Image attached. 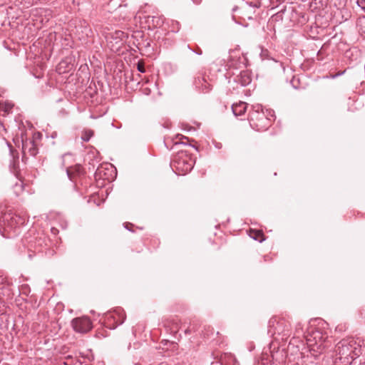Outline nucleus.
<instances>
[{"label": "nucleus", "mask_w": 365, "mask_h": 365, "mask_svg": "<svg viewBox=\"0 0 365 365\" xmlns=\"http://www.w3.org/2000/svg\"><path fill=\"white\" fill-rule=\"evenodd\" d=\"M334 365H351L359 356L361 348L353 339H344L335 346Z\"/></svg>", "instance_id": "nucleus-1"}, {"label": "nucleus", "mask_w": 365, "mask_h": 365, "mask_svg": "<svg viewBox=\"0 0 365 365\" xmlns=\"http://www.w3.org/2000/svg\"><path fill=\"white\" fill-rule=\"evenodd\" d=\"M274 117V111L268 109L264 111L261 104L252 105L249 113L250 124L257 130H267Z\"/></svg>", "instance_id": "nucleus-2"}, {"label": "nucleus", "mask_w": 365, "mask_h": 365, "mask_svg": "<svg viewBox=\"0 0 365 365\" xmlns=\"http://www.w3.org/2000/svg\"><path fill=\"white\" fill-rule=\"evenodd\" d=\"M26 222V218L12 212L11 211L4 213L0 217V224L5 232L13 231L14 235H9L6 237H12L19 233V228Z\"/></svg>", "instance_id": "nucleus-3"}, {"label": "nucleus", "mask_w": 365, "mask_h": 365, "mask_svg": "<svg viewBox=\"0 0 365 365\" xmlns=\"http://www.w3.org/2000/svg\"><path fill=\"white\" fill-rule=\"evenodd\" d=\"M268 334L278 339L281 336L282 341L291 336L290 323L284 319L272 318L269 321Z\"/></svg>", "instance_id": "nucleus-4"}, {"label": "nucleus", "mask_w": 365, "mask_h": 365, "mask_svg": "<svg viewBox=\"0 0 365 365\" xmlns=\"http://www.w3.org/2000/svg\"><path fill=\"white\" fill-rule=\"evenodd\" d=\"M193 165L191 158L185 151L178 152L170 162L172 170L179 175H185L190 172Z\"/></svg>", "instance_id": "nucleus-5"}, {"label": "nucleus", "mask_w": 365, "mask_h": 365, "mask_svg": "<svg viewBox=\"0 0 365 365\" xmlns=\"http://www.w3.org/2000/svg\"><path fill=\"white\" fill-rule=\"evenodd\" d=\"M71 325L75 331L82 334L89 331L92 328V323L86 317L73 319Z\"/></svg>", "instance_id": "nucleus-6"}, {"label": "nucleus", "mask_w": 365, "mask_h": 365, "mask_svg": "<svg viewBox=\"0 0 365 365\" xmlns=\"http://www.w3.org/2000/svg\"><path fill=\"white\" fill-rule=\"evenodd\" d=\"M306 338L307 344L309 347L314 349H321L324 344V338L322 333L319 331H313L312 334L304 336Z\"/></svg>", "instance_id": "nucleus-7"}, {"label": "nucleus", "mask_w": 365, "mask_h": 365, "mask_svg": "<svg viewBox=\"0 0 365 365\" xmlns=\"http://www.w3.org/2000/svg\"><path fill=\"white\" fill-rule=\"evenodd\" d=\"M195 88L201 93H208L212 90V86L209 83L205 76H198L194 81Z\"/></svg>", "instance_id": "nucleus-8"}, {"label": "nucleus", "mask_w": 365, "mask_h": 365, "mask_svg": "<svg viewBox=\"0 0 365 365\" xmlns=\"http://www.w3.org/2000/svg\"><path fill=\"white\" fill-rule=\"evenodd\" d=\"M145 23L149 29L153 30L163 25L164 18L158 15L147 16H145Z\"/></svg>", "instance_id": "nucleus-9"}, {"label": "nucleus", "mask_w": 365, "mask_h": 365, "mask_svg": "<svg viewBox=\"0 0 365 365\" xmlns=\"http://www.w3.org/2000/svg\"><path fill=\"white\" fill-rule=\"evenodd\" d=\"M73 69V59L71 57H67L58 64L56 71L58 73L63 74L69 73Z\"/></svg>", "instance_id": "nucleus-10"}, {"label": "nucleus", "mask_w": 365, "mask_h": 365, "mask_svg": "<svg viewBox=\"0 0 365 365\" xmlns=\"http://www.w3.org/2000/svg\"><path fill=\"white\" fill-rule=\"evenodd\" d=\"M66 174L71 181L75 182L78 177L83 175V169L81 165L76 164L74 166L67 167Z\"/></svg>", "instance_id": "nucleus-11"}, {"label": "nucleus", "mask_w": 365, "mask_h": 365, "mask_svg": "<svg viewBox=\"0 0 365 365\" xmlns=\"http://www.w3.org/2000/svg\"><path fill=\"white\" fill-rule=\"evenodd\" d=\"M126 34L120 30H116L113 32L109 33L106 36L107 41L112 43L113 42L115 44H120L124 39L126 38Z\"/></svg>", "instance_id": "nucleus-12"}, {"label": "nucleus", "mask_w": 365, "mask_h": 365, "mask_svg": "<svg viewBox=\"0 0 365 365\" xmlns=\"http://www.w3.org/2000/svg\"><path fill=\"white\" fill-rule=\"evenodd\" d=\"M234 81L241 86H247L252 81V78L248 71H242L234 78Z\"/></svg>", "instance_id": "nucleus-13"}, {"label": "nucleus", "mask_w": 365, "mask_h": 365, "mask_svg": "<svg viewBox=\"0 0 365 365\" xmlns=\"http://www.w3.org/2000/svg\"><path fill=\"white\" fill-rule=\"evenodd\" d=\"M0 296L11 298L12 297L10 284L6 278L0 274Z\"/></svg>", "instance_id": "nucleus-14"}, {"label": "nucleus", "mask_w": 365, "mask_h": 365, "mask_svg": "<svg viewBox=\"0 0 365 365\" xmlns=\"http://www.w3.org/2000/svg\"><path fill=\"white\" fill-rule=\"evenodd\" d=\"M247 108L245 102L240 101L237 103H234L232 106V110L235 116H240L244 115Z\"/></svg>", "instance_id": "nucleus-15"}, {"label": "nucleus", "mask_w": 365, "mask_h": 365, "mask_svg": "<svg viewBox=\"0 0 365 365\" xmlns=\"http://www.w3.org/2000/svg\"><path fill=\"white\" fill-rule=\"evenodd\" d=\"M40 241H41V238L38 240V242H33L31 240L29 241L28 250H29V257L30 259L32 258L33 255L35 253H38V252H41V248L40 247V246H41V243Z\"/></svg>", "instance_id": "nucleus-16"}, {"label": "nucleus", "mask_w": 365, "mask_h": 365, "mask_svg": "<svg viewBox=\"0 0 365 365\" xmlns=\"http://www.w3.org/2000/svg\"><path fill=\"white\" fill-rule=\"evenodd\" d=\"M109 317L113 319V321L115 322L116 326L122 324L125 319V316L123 313V311L121 309L115 310L113 314H110L108 316V317Z\"/></svg>", "instance_id": "nucleus-17"}, {"label": "nucleus", "mask_w": 365, "mask_h": 365, "mask_svg": "<svg viewBox=\"0 0 365 365\" xmlns=\"http://www.w3.org/2000/svg\"><path fill=\"white\" fill-rule=\"evenodd\" d=\"M111 166L110 165H106V166H103V165H99L96 170L95 171L94 176L96 180L98 179H103V180H108V176L107 175L106 173V170H108V167Z\"/></svg>", "instance_id": "nucleus-18"}, {"label": "nucleus", "mask_w": 365, "mask_h": 365, "mask_svg": "<svg viewBox=\"0 0 365 365\" xmlns=\"http://www.w3.org/2000/svg\"><path fill=\"white\" fill-rule=\"evenodd\" d=\"M221 365H238V362L234 355L231 354H225L221 357Z\"/></svg>", "instance_id": "nucleus-19"}, {"label": "nucleus", "mask_w": 365, "mask_h": 365, "mask_svg": "<svg viewBox=\"0 0 365 365\" xmlns=\"http://www.w3.org/2000/svg\"><path fill=\"white\" fill-rule=\"evenodd\" d=\"M250 236L255 240H258L259 242H262L264 240V238L262 237L263 234L259 230H257V231L250 230Z\"/></svg>", "instance_id": "nucleus-20"}, {"label": "nucleus", "mask_w": 365, "mask_h": 365, "mask_svg": "<svg viewBox=\"0 0 365 365\" xmlns=\"http://www.w3.org/2000/svg\"><path fill=\"white\" fill-rule=\"evenodd\" d=\"M11 155L13 157V162H12V163L10 164L9 166H10L11 170L14 173V175H16V173L17 172V168H18L17 164L19 163V157L17 155L16 158H15L14 154L12 151H11Z\"/></svg>", "instance_id": "nucleus-21"}, {"label": "nucleus", "mask_w": 365, "mask_h": 365, "mask_svg": "<svg viewBox=\"0 0 365 365\" xmlns=\"http://www.w3.org/2000/svg\"><path fill=\"white\" fill-rule=\"evenodd\" d=\"M93 135V131L92 130H86L82 133L81 139L84 142H88L90 140Z\"/></svg>", "instance_id": "nucleus-22"}, {"label": "nucleus", "mask_w": 365, "mask_h": 365, "mask_svg": "<svg viewBox=\"0 0 365 365\" xmlns=\"http://www.w3.org/2000/svg\"><path fill=\"white\" fill-rule=\"evenodd\" d=\"M271 358L267 354H263L261 359L262 365H277L274 362H272Z\"/></svg>", "instance_id": "nucleus-23"}, {"label": "nucleus", "mask_w": 365, "mask_h": 365, "mask_svg": "<svg viewBox=\"0 0 365 365\" xmlns=\"http://www.w3.org/2000/svg\"><path fill=\"white\" fill-rule=\"evenodd\" d=\"M301 334H304L302 325L301 323H297L295 327V331L294 333L293 339L299 338Z\"/></svg>", "instance_id": "nucleus-24"}, {"label": "nucleus", "mask_w": 365, "mask_h": 365, "mask_svg": "<svg viewBox=\"0 0 365 365\" xmlns=\"http://www.w3.org/2000/svg\"><path fill=\"white\" fill-rule=\"evenodd\" d=\"M334 2V6L336 7L338 9H340L345 6L346 0H332Z\"/></svg>", "instance_id": "nucleus-25"}, {"label": "nucleus", "mask_w": 365, "mask_h": 365, "mask_svg": "<svg viewBox=\"0 0 365 365\" xmlns=\"http://www.w3.org/2000/svg\"><path fill=\"white\" fill-rule=\"evenodd\" d=\"M30 147L29 148V150H28V153L32 155V156H35L37 153H38V150H37V148L34 145V143H32L31 142L30 143Z\"/></svg>", "instance_id": "nucleus-26"}, {"label": "nucleus", "mask_w": 365, "mask_h": 365, "mask_svg": "<svg viewBox=\"0 0 365 365\" xmlns=\"http://www.w3.org/2000/svg\"><path fill=\"white\" fill-rule=\"evenodd\" d=\"M303 357H298L297 361H291V360L289 359L288 362L285 365H303Z\"/></svg>", "instance_id": "nucleus-27"}, {"label": "nucleus", "mask_w": 365, "mask_h": 365, "mask_svg": "<svg viewBox=\"0 0 365 365\" xmlns=\"http://www.w3.org/2000/svg\"><path fill=\"white\" fill-rule=\"evenodd\" d=\"M356 4L359 6L363 11L365 13V0H357Z\"/></svg>", "instance_id": "nucleus-28"}, {"label": "nucleus", "mask_w": 365, "mask_h": 365, "mask_svg": "<svg viewBox=\"0 0 365 365\" xmlns=\"http://www.w3.org/2000/svg\"><path fill=\"white\" fill-rule=\"evenodd\" d=\"M180 29V24L178 21H173V28L172 31L174 32H178Z\"/></svg>", "instance_id": "nucleus-29"}, {"label": "nucleus", "mask_w": 365, "mask_h": 365, "mask_svg": "<svg viewBox=\"0 0 365 365\" xmlns=\"http://www.w3.org/2000/svg\"><path fill=\"white\" fill-rule=\"evenodd\" d=\"M137 69L140 73H145V72L144 66H143V64L142 63H140V62L138 63Z\"/></svg>", "instance_id": "nucleus-30"}, {"label": "nucleus", "mask_w": 365, "mask_h": 365, "mask_svg": "<svg viewBox=\"0 0 365 365\" xmlns=\"http://www.w3.org/2000/svg\"><path fill=\"white\" fill-rule=\"evenodd\" d=\"M187 48L190 49L193 53L197 55H201L202 53V50L200 48H197V50H192L189 45H187Z\"/></svg>", "instance_id": "nucleus-31"}, {"label": "nucleus", "mask_w": 365, "mask_h": 365, "mask_svg": "<svg viewBox=\"0 0 365 365\" xmlns=\"http://www.w3.org/2000/svg\"><path fill=\"white\" fill-rule=\"evenodd\" d=\"M142 91H143V93L145 95H147V96L150 95V93H151V90H150V88H147V87H146V88H142Z\"/></svg>", "instance_id": "nucleus-32"}, {"label": "nucleus", "mask_w": 365, "mask_h": 365, "mask_svg": "<svg viewBox=\"0 0 365 365\" xmlns=\"http://www.w3.org/2000/svg\"><path fill=\"white\" fill-rule=\"evenodd\" d=\"M71 155L70 153H66L62 155L63 161L64 162L66 158H71Z\"/></svg>", "instance_id": "nucleus-33"}, {"label": "nucleus", "mask_w": 365, "mask_h": 365, "mask_svg": "<svg viewBox=\"0 0 365 365\" xmlns=\"http://www.w3.org/2000/svg\"><path fill=\"white\" fill-rule=\"evenodd\" d=\"M215 147L217 149H220L222 148V143H217L215 142Z\"/></svg>", "instance_id": "nucleus-34"}, {"label": "nucleus", "mask_w": 365, "mask_h": 365, "mask_svg": "<svg viewBox=\"0 0 365 365\" xmlns=\"http://www.w3.org/2000/svg\"><path fill=\"white\" fill-rule=\"evenodd\" d=\"M57 135H58V134H57V132L54 131V132H53V133H51V137L52 138H56V137H57Z\"/></svg>", "instance_id": "nucleus-35"}, {"label": "nucleus", "mask_w": 365, "mask_h": 365, "mask_svg": "<svg viewBox=\"0 0 365 365\" xmlns=\"http://www.w3.org/2000/svg\"><path fill=\"white\" fill-rule=\"evenodd\" d=\"M71 359V357H70V356H69V357L67 359V361L64 362V364H65V365H71V363L69 362V361H70Z\"/></svg>", "instance_id": "nucleus-36"}, {"label": "nucleus", "mask_w": 365, "mask_h": 365, "mask_svg": "<svg viewBox=\"0 0 365 365\" xmlns=\"http://www.w3.org/2000/svg\"><path fill=\"white\" fill-rule=\"evenodd\" d=\"M178 144L187 145V143H186L185 141L182 140V141H180V142H176V143H175V145H178Z\"/></svg>", "instance_id": "nucleus-37"}, {"label": "nucleus", "mask_w": 365, "mask_h": 365, "mask_svg": "<svg viewBox=\"0 0 365 365\" xmlns=\"http://www.w3.org/2000/svg\"><path fill=\"white\" fill-rule=\"evenodd\" d=\"M180 139L181 140H185L188 141V138L187 137H184L182 135L181 136Z\"/></svg>", "instance_id": "nucleus-38"}, {"label": "nucleus", "mask_w": 365, "mask_h": 365, "mask_svg": "<svg viewBox=\"0 0 365 365\" xmlns=\"http://www.w3.org/2000/svg\"><path fill=\"white\" fill-rule=\"evenodd\" d=\"M27 145H23L24 152H26Z\"/></svg>", "instance_id": "nucleus-39"}, {"label": "nucleus", "mask_w": 365, "mask_h": 365, "mask_svg": "<svg viewBox=\"0 0 365 365\" xmlns=\"http://www.w3.org/2000/svg\"><path fill=\"white\" fill-rule=\"evenodd\" d=\"M125 229L128 230L129 231H130V230L128 227V225H125Z\"/></svg>", "instance_id": "nucleus-40"}, {"label": "nucleus", "mask_w": 365, "mask_h": 365, "mask_svg": "<svg viewBox=\"0 0 365 365\" xmlns=\"http://www.w3.org/2000/svg\"><path fill=\"white\" fill-rule=\"evenodd\" d=\"M363 21H364L365 23V16L363 17Z\"/></svg>", "instance_id": "nucleus-41"}, {"label": "nucleus", "mask_w": 365, "mask_h": 365, "mask_svg": "<svg viewBox=\"0 0 365 365\" xmlns=\"http://www.w3.org/2000/svg\"><path fill=\"white\" fill-rule=\"evenodd\" d=\"M135 365H141V364H135Z\"/></svg>", "instance_id": "nucleus-42"}, {"label": "nucleus", "mask_w": 365, "mask_h": 365, "mask_svg": "<svg viewBox=\"0 0 365 365\" xmlns=\"http://www.w3.org/2000/svg\"><path fill=\"white\" fill-rule=\"evenodd\" d=\"M361 365H365V363H364V364H361Z\"/></svg>", "instance_id": "nucleus-43"}]
</instances>
